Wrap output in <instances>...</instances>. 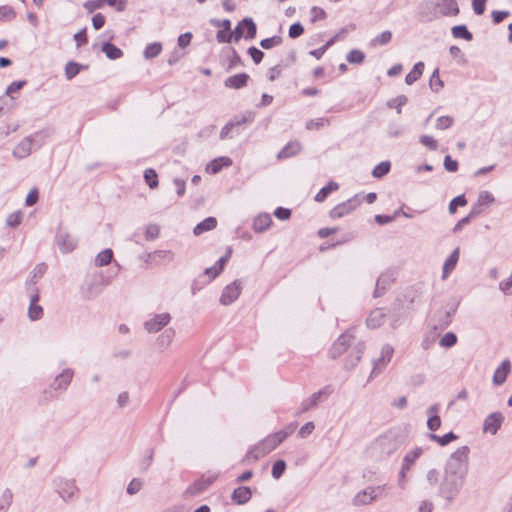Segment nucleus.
I'll list each match as a JSON object with an SVG mask.
<instances>
[{
  "instance_id": "f257e3e1",
  "label": "nucleus",
  "mask_w": 512,
  "mask_h": 512,
  "mask_svg": "<svg viewBox=\"0 0 512 512\" xmlns=\"http://www.w3.org/2000/svg\"><path fill=\"white\" fill-rule=\"evenodd\" d=\"M296 428L295 423L289 424L284 429L268 435L264 440L255 445L246 454L248 460L256 461L271 451H273L278 445H280L289 435H291Z\"/></svg>"
},
{
  "instance_id": "f03ea898",
  "label": "nucleus",
  "mask_w": 512,
  "mask_h": 512,
  "mask_svg": "<svg viewBox=\"0 0 512 512\" xmlns=\"http://www.w3.org/2000/svg\"><path fill=\"white\" fill-rule=\"evenodd\" d=\"M469 453L468 446H461L456 449L446 461L444 471L466 478L469 468Z\"/></svg>"
},
{
  "instance_id": "7ed1b4c3",
  "label": "nucleus",
  "mask_w": 512,
  "mask_h": 512,
  "mask_svg": "<svg viewBox=\"0 0 512 512\" xmlns=\"http://www.w3.org/2000/svg\"><path fill=\"white\" fill-rule=\"evenodd\" d=\"M464 481L465 478L444 471V477L439 487L440 495L449 502L453 501L463 487Z\"/></svg>"
},
{
  "instance_id": "20e7f679",
  "label": "nucleus",
  "mask_w": 512,
  "mask_h": 512,
  "mask_svg": "<svg viewBox=\"0 0 512 512\" xmlns=\"http://www.w3.org/2000/svg\"><path fill=\"white\" fill-rule=\"evenodd\" d=\"M423 453V449L421 447H415L409 450L402 461L401 469L399 472L398 485L401 489H405L407 485L406 475L409 472L415 462L420 458Z\"/></svg>"
},
{
  "instance_id": "39448f33",
  "label": "nucleus",
  "mask_w": 512,
  "mask_h": 512,
  "mask_svg": "<svg viewBox=\"0 0 512 512\" xmlns=\"http://www.w3.org/2000/svg\"><path fill=\"white\" fill-rule=\"evenodd\" d=\"M331 393L332 388L330 386H325L321 390L313 393L310 397L300 403L296 414L300 415L315 408L320 402L325 401Z\"/></svg>"
},
{
  "instance_id": "423d86ee",
  "label": "nucleus",
  "mask_w": 512,
  "mask_h": 512,
  "mask_svg": "<svg viewBox=\"0 0 512 512\" xmlns=\"http://www.w3.org/2000/svg\"><path fill=\"white\" fill-rule=\"evenodd\" d=\"M105 5L115 8L118 12H122L126 9L127 0H87L83 3L84 9L88 13H93L95 10L103 8Z\"/></svg>"
},
{
  "instance_id": "0eeeda50",
  "label": "nucleus",
  "mask_w": 512,
  "mask_h": 512,
  "mask_svg": "<svg viewBox=\"0 0 512 512\" xmlns=\"http://www.w3.org/2000/svg\"><path fill=\"white\" fill-rule=\"evenodd\" d=\"M433 5V18L441 16H456L459 14V7L456 0H435Z\"/></svg>"
},
{
  "instance_id": "6e6552de",
  "label": "nucleus",
  "mask_w": 512,
  "mask_h": 512,
  "mask_svg": "<svg viewBox=\"0 0 512 512\" xmlns=\"http://www.w3.org/2000/svg\"><path fill=\"white\" fill-rule=\"evenodd\" d=\"M386 486L367 487L366 489L358 492L354 497V504L357 506L367 505L375 501L379 496L382 495Z\"/></svg>"
},
{
  "instance_id": "1a4fd4ad",
  "label": "nucleus",
  "mask_w": 512,
  "mask_h": 512,
  "mask_svg": "<svg viewBox=\"0 0 512 512\" xmlns=\"http://www.w3.org/2000/svg\"><path fill=\"white\" fill-rule=\"evenodd\" d=\"M54 484L56 492L64 501L72 499L78 493L74 480L58 478L54 481Z\"/></svg>"
},
{
  "instance_id": "9d476101",
  "label": "nucleus",
  "mask_w": 512,
  "mask_h": 512,
  "mask_svg": "<svg viewBox=\"0 0 512 512\" xmlns=\"http://www.w3.org/2000/svg\"><path fill=\"white\" fill-rule=\"evenodd\" d=\"M362 203V200L358 196H354L350 199H348L345 202H342L335 206L330 211V217L333 219L341 218L345 215L350 214L352 211H354L360 204Z\"/></svg>"
},
{
  "instance_id": "9b49d317",
  "label": "nucleus",
  "mask_w": 512,
  "mask_h": 512,
  "mask_svg": "<svg viewBox=\"0 0 512 512\" xmlns=\"http://www.w3.org/2000/svg\"><path fill=\"white\" fill-rule=\"evenodd\" d=\"M241 290H242L241 281H239V280L233 281L232 283H230L223 289L222 294L220 296V303L224 306H228V305L232 304L239 298V296L241 294Z\"/></svg>"
},
{
  "instance_id": "f8f14e48",
  "label": "nucleus",
  "mask_w": 512,
  "mask_h": 512,
  "mask_svg": "<svg viewBox=\"0 0 512 512\" xmlns=\"http://www.w3.org/2000/svg\"><path fill=\"white\" fill-rule=\"evenodd\" d=\"M171 321V315L167 312L155 314L145 321L144 328L149 333H157Z\"/></svg>"
},
{
  "instance_id": "ddd939ff",
  "label": "nucleus",
  "mask_w": 512,
  "mask_h": 512,
  "mask_svg": "<svg viewBox=\"0 0 512 512\" xmlns=\"http://www.w3.org/2000/svg\"><path fill=\"white\" fill-rule=\"evenodd\" d=\"M174 256L171 250H156L147 254L146 263L155 266L166 265L174 260Z\"/></svg>"
},
{
  "instance_id": "4468645a",
  "label": "nucleus",
  "mask_w": 512,
  "mask_h": 512,
  "mask_svg": "<svg viewBox=\"0 0 512 512\" xmlns=\"http://www.w3.org/2000/svg\"><path fill=\"white\" fill-rule=\"evenodd\" d=\"M56 244L62 253H70L77 246V240L68 232L60 229L56 234Z\"/></svg>"
},
{
  "instance_id": "2eb2a0df",
  "label": "nucleus",
  "mask_w": 512,
  "mask_h": 512,
  "mask_svg": "<svg viewBox=\"0 0 512 512\" xmlns=\"http://www.w3.org/2000/svg\"><path fill=\"white\" fill-rule=\"evenodd\" d=\"M495 201L494 196L489 191L480 192L476 203L472 206L471 216H478Z\"/></svg>"
},
{
  "instance_id": "dca6fc26",
  "label": "nucleus",
  "mask_w": 512,
  "mask_h": 512,
  "mask_svg": "<svg viewBox=\"0 0 512 512\" xmlns=\"http://www.w3.org/2000/svg\"><path fill=\"white\" fill-rule=\"evenodd\" d=\"M354 336L350 332L343 333L332 345L330 356L335 359L342 355L350 345Z\"/></svg>"
},
{
  "instance_id": "f3484780",
  "label": "nucleus",
  "mask_w": 512,
  "mask_h": 512,
  "mask_svg": "<svg viewBox=\"0 0 512 512\" xmlns=\"http://www.w3.org/2000/svg\"><path fill=\"white\" fill-rule=\"evenodd\" d=\"M503 420L504 417L500 412H493L489 414L484 420L483 432L495 435L497 431L500 429Z\"/></svg>"
},
{
  "instance_id": "a211bd4d",
  "label": "nucleus",
  "mask_w": 512,
  "mask_h": 512,
  "mask_svg": "<svg viewBox=\"0 0 512 512\" xmlns=\"http://www.w3.org/2000/svg\"><path fill=\"white\" fill-rule=\"evenodd\" d=\"M394 353L392 346L386 344L382 347L381 356L373 363L371 376L377 375L391 360Z\"/></svg>"
},
{
  "instance_id": "6ab92c4d",
  "label": "nucleus",
  "mask_w": 512,
  "mask_h": 512,
  "mask_svg": "<svg viewBox=\"0 0 512 512\" xmlns=\"http://www.w3.org/2000/svg\"><path fill=\"white\" fill-rule=\"evenodd\" d=\"M33 151V136L25 137L13 150V156L18 159L28 157Z\"/></svg>"
},
{
  "instance_id": "aec40b11",
  "label": "nucleus",
  "mask_w": 512,
  "mask_h": 512,
  "mask_svg": "<svg viewBox=\"0 0 512 512\" xmlns=\"http://www.w3.org/2000/svg\"><path fill=\"white\" fill-rule=\"evenodd\" d=\"M386 315L384 308H375L366 319L367 326L371 329L379 328L384 323Z\"/></svg>"
},
{
  "instance_id": "412c9836",
  "label": "nucleus",
  "mask_w": 512,
  "mask_h": 512,
  "mask_svg": "<svg viewBox=\"0 0 512 512\" xmlns=\"http://www.w3.org/2000/svg\"><path fill=\"white\" fill-rule=\"evenodd\" d=\"M74 376V371L70 368L64 369L55 377L54 389L64 391L68 388Z\"/></svg>"
},
{
  "instance_id": "4be33fe9",
  "label": "nucleus",
  "mask_w": 512,
  "mask_h": 512,
  "mask_svg": "<svg viewBox=\"0 0 512 512\" xmlns=\"http://www.w3.org/2000/svg\"><path fill=\"white\" fill-rule=\"evenodd\" d=\"M248 80L249 75L247 73H239L228 77L225 80L224 85L231 89H241L247 85Z\"/></svg>"
},
{
  "instance_id": "5701e85b",
  "label": "nucleus",
  "mask_w": 512,
  "mask_h": 512,
  "mask_svg": "<svg viewBox=\"0 0 512 512\" xmlns=\"http://www.w3.org/2000/svg\"><path fill=\"white\" fill-rule=\"evenodd\" d=\"M510 370L511 363L508 359H505L504 361H502L500 366L495 370L493 375V383L495 385H502L506 381Z\"/></svg>"
},
{
  "instance_id": "b1692460",
  "label": "nucleus",
  "mask_w": 512,
  "mask_h": 512,
  "mask_svg": "<svg viewBox=\"0 0 512 512\" xmlns=\"http://www.w3.org/2000/svg\"><path fill=\"white\" fill-rule=\"evenodd\" d=\"M439 404H434L430 406L427 410L428 414V420H427V427L431 431H436L441 426V419L438 415L439 413Z\"/></svg>"
},
{
  "instance_id": "393cba45",
  "label": "nucleus",
  "mask_w": 512,
  "mask_h": 512,
  "mask_svg": "<svg viewBox=\"0 0 512 512\" xmlns=\"http://www.w3.org/2000/svg\"><path fill=\"white\" fill-rule=\"evenodd\" d=\"M459 247L455 248L449 257L445 260L442 269V279H446L449 274L455 269L456 264L459 260Z\"/></svg>"
},
{
  "instance_id": "a878e982",
  "label": "nucleus",
  "mask_w": 512,
  "mask_h": 512,
  "mask_svg": "<svg viewBox=\"0 0 512 512\" xmlns=\"http://www.w3.org/2000/svg\"><path fill=\"white\" fill-rule=\"evenodd\" d=\"M252 496L251 489L247 486H240L236 489H234L232 493V500L236 504L243 505L246 504Z\"/></svg>"
},
{
  "instance_id": "bb28decb",
  "label": "nucleus",
  "mask_w": 512,
  "mask_h": 512,
  "mask_svg": "<svg viewBox=\"0 0 512 512\" xmlns=\"http://www.w3.org/2000/svg\"><path fill=\"white\" fill-rule=\"evenodd\" d=\"M365 346L362 342L358 343L351 351L350 355L345 361L347 369H353L362 357Z\"/></svg>"
},
{
  "instance_id": "cd10ccee",
  "label": "nucleus",
  "mask_w": 512,
  "mask_h": 512,
  "mask_svg": "<svg viewBox=\"0 0 512 512\" xmlns=\"http://www.w3.org/2000/svg\"><path fill=\"white\" fill-rule=\"evenodd\" d=\"M272 224V218L268 213L259 214L253 221V229L257 233L266 231Z\"/></svg>"
},
{
  "instance_id": "c85d7f7f",
  "label": "nucleus",
  "mask_w": 512,
  "mask_h": 512,
  "mask_svg": "<svg viewBox=\"0 0 512 512\" xmlns=\"http://www.w3.org/2000/svg\"><path fill=\"white\" fill-rule=\"evenodd\" d=\"M301 150V144L298 141H291L287 143L278 153V159H287L297 155Z\"/></svg>"
},
{
  "instance_id": "c756f323",
  "label": "nucleus",
  "mask_w": 512,
  "mask_h": 512,
  "mask_svg": "<svg viewBox=\"0 0 512 512\" xmlns=\"http://www.w3.org/2000/svg\"><path fill=\"white\" fill-rule=\"evenodd\" d=\"M391 282L392 278L390 275L382 274L376 281L373 297H381L385 293L386 289L390 286Z\"/></svg>"
},
{
  "instance_id": "7c9ffc66",
  "label": "nucleus",
  "mask_w": 512,
  "mask_h": 512,
  "mask_svg": "<svg viewBox=\"0 0 512 512\" xmlns=\"http://www.w3.org/2000/svg\"><path fill=\"white\" fill-rule=\"evenodd\" d=\"M39 294H34L30 299V306L28 309V316L32 321L38 320L43 315V309L38 305Z\"/></svg>"
},
{
  "instance_id": "2f4dec72",
  "label": "nucleus",
  "mask_w": 512,
  "mask_h": 512,
  "mask_svg": "<svg viewBox=\"0 0 512 512\" xmlns=\"http://www.w3.org/2000/svg\"><path fill=\"white\" fill-rule=\"evenodd\" d=\"M232 164V160L229 157H219L212 160L207 165V171L211 174L218 173L223 167H229Z\"/></svg>"
},
{
  "instance_id": "473e14b6",
  "label": "nucleus",
  "mask_w": 512,
  "mask_h": 512,
  "mask_svg": "<svg viewBox=\"0 0 512 512\" xmlns=\"http://www.w3.org/2000/svg\"><path fill=\"white\" fill-rule=\"evenodd\" d=\"M216 226H217L216 218L208 217V218L204 219L203 221H201L200 223H198L195 226L193 232L195 235H200L206 231L213 230Z\"/></svg>"
},
{
  "instance_id": "72a5a7b5",
  "label": "nucleus",
  "mask_w": 512,
  "mask_h": 512,
  "mask_svg": "<svg viewBox=\"0 0 512 512\" xmlns=\"http://www.w3.org/2000/svg\"><path fill=\"white\" fill-rule=\"evenodd\" d=\"M102 52L111 60H116L123 56L122 50L110 42L103 43Z\"/></svg>"
},
{
  "instance_id": "f704fd0d",
  "label": "nucleus",
  "mask_w": 512,
  "mask_h": 512,
  "mask_svg": "<svg viewBox=\"0 0 512 512\" xmlns=\"http://www.w3.org/2000/svg\"><path fill=\"white\" fill-rule=\"evenodd\" d=\"M423 71H424V63L417 62L413 66L412 70L406 75V77H405L406 84L411 85L414 82H416L423 74Z\"/></svg>"
},
{
  "instance_id": "c9c22d12",
  "label": "nucleus",
  "mask_w": 512,
  "mask_h": 512,
  "mask_svg": "<svg viewBox=\"0 0 512 512\" xmlns=\"http://www.w3.org/2000/svg\"><path fill=\"white\" fill-rule=\"evenodd\" d=\"M113 259V251L110 248L104 249L95 257V266L103 267L111 263Z\"/></svg>"
},
{
  "instance_id": "e433bc0d",
  "label": "nucleus",
  "mask_w": 512,
  "mask_h": 512,
  "mask_svg": "<svg viewBox=\"0 0 512 512\" xmlns=\"http://www.w3.org/2000/svg\"><path fill=\"white\" fill-rule=\"evenodd\" d=\"M338 188V183L330 181L326 186L321 188L319 192L315 195V201L323 202L331 192L338 190Z\"/></svg>"
},
{
  "instance_id": "4c0bfd02",
  "label": "nucleus",
  "mask_w": 512,
  "mask_h": 512,
  "mask_svg": "<svg viewBox=\"0 0 512 512\" xmlns=\"http://www.w3.org/2000/svg\"><path fill=\"white\" fill-rule=\"evenodd\" d=\"M458 436L453 432H449L443 436H438L436 434H429V439L438 443L440 446H446L450 442L456 440Z\"/></svg>"
},
{
  "instance_id": "58836bf2",
  "label": "nucleus",
  "mask_w": 512,
  "mask_h": 512,
  "mask_svg": "<svg viewBox=\"0 0 512 512\" xmlns=\"http://www.w3.org/2000/svg\"><path fill=\"white\" fill-rule=\"evenodd\" d=\"M451 31L454 38H461L467 41H471L473 38L472 33L468 31L465 25L454 26Z\"/></svg>"
},
{
  "instance_id": "ea45409f",
  "label": "nucleus",
  "mask_w": 512,
  "mask_h": 512,
  "mask_svg": "<svg viewBox=\"0 0 512 512\" xmlns=\"http://www.w3.org/2000/svg\"><path fill=\"white\" fill-rule=\"evenodd\" d=\"M243 30H246L245 39H253L256 36L257 28L256 24L251 18H245L242 20Z\"/></svg>"
},
{
  "instance_id": "a19ab883",
  "label": "nucleus",
  "mask_w": 512,
  "mask_h": 512,
  "mask_svg": "<svg viewBox=\"0 0 512 512\" xmlns=\"http://www.w3.org/2000/svg\"><path fill=\"white\" fill-rule=\"evenodd\" d=\"M162 51V45L159 42L148 44L144 50V57L146 59H152L157 57Z\"/></svg>"
},
{
  "instance_id": "79ce46f5",
  "label": "nucleus",
  "mask_w": 512,
  "mask_h": 512,
  "mask_svg": "<svg viewBox=\"0 0 512 512\" xmlns=\"http://www.w3.org/2000/svg\"><path fill=\"white\" fill-rule=\"evenodd\" d=\"M390 168H391L390 162L383 161L374 167V169L372 170V176L374 178H378V179L382 178L383 176H385L386 174L389 173Z\"/></svg>"
},
{
  "instance_id": "37998d69",
  "label": "nucleus",
  "mask_w": 512,
  "mask_h": 512,
  "mask_svg": "<svg viewBox=\"0 0 512 512\" xmlns=\"http://www.w3.org/2000/svg\"><path fill=\"white\" fill-rule=\"evenodd\" d=\"M255 119V113L253 111H246L242 115L235 117L231 122L234 124V127H238L242 124L252 123Z\"/></svg>"
},
{
  "instance_id": "c03bdc74",
  "label": "nucleus",
  "mask_w": 512,
  "mask_h": 512,
  "mask_svg": "<svg viewBox=\"0 0 512 512\" xmlns=\"http://www.w3.org/2000/svg\"><path fill=\"white\" fill-rule=\"evenodd\" d=\"M406 103H407V97L405 95H399L393 99H390L386 105L388 108H395L397 113L401 114V112H402L401 108Z\"/></svg>"
},
{
  "instance_id": "a18cd8bd",
  "label": "nucleus",
  "mask_w": 512,
  "mask_h": 512,
  "mask_svg": "<svg viewBox=\"0 0 512 512\" xmlns=\"http://www.w3.org/2000/svg\"><path fill=\"white\" fill-rule=\"evenodd\" d=\"M13 499V493L10 489L4 490L0 497V510L5 512L11 505Z\"/></svg>"
},
{
  "instance_id": "49530a36",
  "label": "nucleus",
  "mask_w": 512,
  "mask_h": 512,
  "mask_svg": "<svg viewBox=\"0 0 512 512\" xmlns=\"http://www.w3.org/2000/svg\"><path fill=\"white\" fill-rule=\"evenodd\" d=\"M392 39V33L389 30L383 31L372 40V45L382 46L388 44Z\"/></svg>"
},
{
  "instance_id": "de8ad7c7",
  "label": "nucleus",
  "mask_w": 512,
  "mask_h": 512,
  "mask_svg": "<svg viewBox=\"0 0 512 512\" xmlns=\"http://www.w3.org/2000/svg\"><path fill=\"white\" fill-rule=\"evenodd\" d=\"M429 85H430V88L435 92H438L443 88L444 84H443V81L440 79L438 69H435L434 72L432 73L430 80H429Z\"/></svg>"
},
{
  "instance_id": "09e8293b",
  "label": "nucleus",
  "mask_w": 512,
  "mask_h": 512,
  "mask_svg": "<svg viewBox=\"0 0 512 512\" xmlns=\"http://www.w3.org/2000/svg\"><path fill=\"white\" fill-rule=\"evenodd\" d=\"M346 59L349 63L361 64L365 59V55L362 51L353 49L347 54Z\"/></svg>"
},
{
  "instance_id": "8fccbe9b",
  "label": "nucleus",
  "mask_w": 512,
  "mask_h": 512,
  "mask_svg": "<svg viewBox=\"0 0 512 512\" xmlns=\"http://www.w3.org/2000/svg\"><path fill=\"white\" fill-rule=\"evenodd\" d=\"M81 66L73 61H70L65 66V76L68 80L73 79L79 72Z\"/></svg>"
},
{
  "instance_id": "3c124183",
  "label": "nucleus",
  "mask_w": 512,
  "mask_h": 512,
  "mask_svg": "<svg viewBox=\"0 0 512 512\" xmlns=\"http://www.w3.org/2000/svg\"><path fill=\"white\" fill-rule=\"evenodd\" d=\"M405 132V128L398 123H390L387 129V135L390 138L401 137Z\"/></svg>"
},
{
  "instance_id": "603ef678",
  "label": "nucleus",
  "mask_w": 512,
  "mask_h": 512,
  "mask_svg": "<svg viewBox=\"0 0 512 512\" xmlns=\"http://www.w3.org/2000/svg\"><path fill=\"white\" fill-rule=\"evenodd\" d=\"M175 331L173 329H167L164 333H162L158 337V343L161 347H167L172 342V339L174 338Z\"/></svg>"
},
{
  "instance_id": "864d4df0",
  "label": "nucleus",
  "mask_w": 512,
  "mask_h": 512,
  "mask_svg": "<svg viewBox=\"0 0 512 512\" xmlns=\"http://www.w3.org/2000/svg\"><path fill=\"white\" fill-rule=\"evenodd\" d=\"M144 178L150 188L158 186V176L154 169H146L144 172Z\"/></svg>"
},
{
  "instance_id": "5fc2aeb1",
  "label": "nucleus",
  "mask_w": 512,
  "mask_h": 512,
  "mask_svg": "<svg viewBox=\"0 0 512 512\" xmlns=\"http://www.w3.org/2000/svg\"><path fill=\"white\" fill-rule=\"evenodd\" d=\"M282 43V38L280 36H273L270 38H265L260 41V46L263 49H271L275 46H278Z\"/></svg>"
},
{
  "instance_id": "6e6d98bb",
  "label": "nucleus",
  "mask_w": 512,
  "mask_h": 512,
  "mask_svg": "<svg viewBox=\"0 0 512 512\" xmlns=\"http://www.w3.org/2000/svg\"><path fill=\"white\" fill-rule=\"evenodd\" d=\"M329 119L328 118H317L312 119L306 123V128L308 130H317L321 127H324L325 125H329Z\"/></svg>"
},
{
  "instance_id": "4d7b16f0",
  "label": "nucleus",
  "mask_w": 512,
  "mask_h": 512,
  "mask_svg": "<svg viewBox=\"0 0 512 512\" xmlns=\"http://www.w3.org/2000/svg\"><path fill=\"white\" fill-rule=\"evenodd\" d=\"M286 463L283 460H277L272 467V476L274 479H279L285 472Z\"/></svg>"
},
{
  "instance_id": "13d9d810",
  "label": "nucleus",
  "mask_w": 512,
  "mask_h": 512,
  "mask_svg": "<svg viewBox=\"0 0 512 512\" xmlns=\"http://www.w3.org/2000/svg\"><path fill=\"white\" fill-rule=\"evenodd\" d=\"M22 217H23V215H22L21 211H17V212L9 214L6 219L7 226L12 227V228L19 226L22 222Z\"/></svg>"
},
{
  "instance_id": "bf43d9fd",
  "label": "nucleus",
  "mask_w": 512,
  "mask_h": 512,
  "mask_svg": "<svg viewBox=\"0 0 512 512\" xmlns=\"http://www.w3.org/2000/svg\"><path fill=\"white\" fill-rule=\"evenodd\" d=\"M454 123V119L451 116H441L436 120V128L439 130H446L450 128Z\"/></svg>"
},
{
  "instance_id": "052dcab7",
  "label": "nucleus",
  "mask_w": 512,
  "mask_h": 512,
  "mask_svg": "<svg viewBox=\"0 0 512 512\" xmlns=\"http://www.w3.org/2000/svg\"><path fill=\"white\" fill-rule=\"evenodd\" d=\"M467 204V200L464 195H459L451 200L449 204V212L454 214L458 206L463 207Z\"/></svg>"
},
{
  "instance_id": "680f3d73",
  "label": "nucleus",
  "mask_w": 512,
  "mask_h": 512,
  "mask_svg": "<svg viewBox=\"0 0 512 512\" xmlns=\"http://www.w3.org/2000/svg\"><path fill=\"white\" fill-rule=\"evenodd\" d=\"M457 342V337L454 333L448 332L440 339V346L450 348Z\"/></svg>"
},
{
  "instance_id": "e2e57ef3",
  "label": "nucleus",
  "mask_w": 512,
  "mask_h": 512,
  "mask_svg": "<svg viewBox=\"0 0 512 512\" xmlns=\"http://www.w3.org/2000/svg\"><path fill=\"white\" fill-rule=\"evenodd\" d=\"M160 228L156 224H150L145 229V238L148 241L154 240L159 236Z\"/></svg>"
},
{
  "instance_id": "0e129e2a",
  "label": "nucleus",
  "mask_w": 512,
  "mask_h": 512,
  "mask_svg": "<svg viewBox=\"0 0 512 512\" xmlns=\"http://www.w3.org/2000/svg\"><path fill=\"white\" fill-rule=\"evenodd\" d=\"M310 15H311V22L312 23H315L317 21H320V20H323L326 18V12L320 8V7H317V6H313L310 10Z\"/></svg>"
},
{
  "instance_id": "69168bd1",
  "label": "nucleus",
  "mask_w": 512,
  "mask_h": 512,
  "mask_svg": "<svg viewBox=\"0 0 512 512\" xmlns=\"http://www.w3.org/2000/svg\"><path fill=\"white\" fill-rule=\"evenodd\" d=\"M420 142L428 149L435 151L438 149V142L430 135H422Z\"/></svg>"
},
{
  "instance_id": "338daca9",
  "label": "nucleus",
  "mask_w": 512,
  "mask_h": 512,
  "mask_svg": "<svg viewBox=\"0 0 512 512\" xmlns=\"http://www.w3.org/2000/svg\"><path fill=\"white\" fill-rule=\"evenodd\" d=\"M204 490H206L205 485H203L202 482L198 480L187 488L186 494L190 496H195L197 494H200Z\"/></svg>"
},
{
  "instance_id": "774afa93",
  "label": "nucleus",
  "mask_w": 512,
  "mask_h": 512,
  "mask_svg": "<svg viewBox=\"0 0 512 512\" xmlns=\"http://www.w3.org/2000/svg\"><path fill=\"white\" fill-rule=\"evenodd\" d=\"M229 51L231 55L229 57L228 70L233 69L242 64L241 57L239 56L237 51L234 48H229Z\"/></svg>"
}]
</instances>
